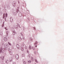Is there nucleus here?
<instances>
[{"mask_svg":"<svg viewBox=\"0 0 64 64\" xmlns=\"http://www.w3.org/2000/svg\"><path fill=\"white\" fill-rule=\"evenodd\" d=\"M28 62H29V63H31V62L30 60H29L28 61Z\"/></svg>","mask_w":64,"mask_h":64,"instance_id":"nucleus-4","label":"nucleus"},{"mask_svg":"<svg viewBox=\"0 0 64 64\" xmlns=\"http://www.w3.org/2000/svg\"><path fill=\"white\" fill-rule=\"evenodd\" d=\"M24 64H26V62L25 61H24Z\"/></svg>","mask_w":64,"mask_h":64,"instance_id":"nucleus-3","label":"nucleus"},{"mask_svg":"<svg viewBox=\"0 0 64 64\" xmlns=\"http://www.w3.org/2000/svg\"><path fill=\"white\" fill-rule=\"evenodd\" d=\"M36 44H37V42H36L34 44V45H35Z\"/></svg>","mask_w":64,"mask_h":64,"instance_id":"nucleus-10","label":"nucleus"},{"mask_svg":"<svg viewBox=\"0 0 64 64\" xmlns=\"http://www.w3.org/2000/svg\"><path fill=\"white\" fill-rule=\"evenodd\" d=\"M16 59H18V58H19V56L18 55L16 54Z\"/></svg>","mask_w":64,"mask_h":64,"instance_id":"nucleus-1","label":"nucleus"},{"mask_svg":"<svg viewBox=\"0 0 64 64\" xmlns=\"http://www.w3.org/2000/svg\"><path fill=\"white\" fill-rule=\"evenodd\" d=\"M2 48H1V50H0V52L1 53V52L2 51Z\"/></svg>","mask_w":64,"mask_h":64,"instance_id":"nucleus-6","label":"nucleus"},{"mask_svg":"<svg viewBox=\"0 0 64 64\" xmlns=\"http://www.w3.org/2000/svg\"><path fill=\"white\" fill-rule=\"evenodd\" d=\"M31 59L32 61H33V58L31 57Z\"/></svg>","mask_w":64,"mask_h":64,"instance_id":"nucleus-2","label":"nucleus"},{"mask_svg":"<svg viewBox=\"0 0 64 64\" xmlns=\"http://www.w3.org/2000/svg\"><path fill=\"white\" fill-rule=\"evenodd\" d=\"M17 48H18V47H17Z\"/></svg>","mask_w":64,"mask_h":64,"instance_id":"nucleus-14","label":"nucleus"},{"mask_svg":"<svg viewBox=\"0 0 64 64\" xmlns=\"http://www.w3.org/2000/svg\"><path fill=\"white\" fill-rule=\"evenodd\" d=\"M29 48L30 49H31L32 48H31V46H30L29 47Z\"/></svg>","mask_w":64,"mask_h":64,"instance_id":"nucleus-5","label":"nucleus"},{"mask_svg":"<svg viewBox=\"0 0 64 64\" xmlns=\"http://www.w3.org/2000/svg\"><path fill=\"white\" fill-rule=\"evenodd\" d=\"M35 47H37V46H35Z\"/></svg>","mask_w":64,"mask_h":64,"instance_id":"nucleus-13","label":"nucleus"},{"mask_svg":"<svg viewBox=\"0 0 64 64\" xmlns=\"http://www.w3.org/2000/svg\"><path fill=\"white\" fill-rule=\"evenodd\" d=\"M8 44H9V45H11V44H10V43H8Z\"/></svg>","mask_w":64,"mask_h":64,"instance_id":"nucleus-11","label":"nucleus"},{"mask_svg":"<svg viewBox=\"0 0 64 64\" xmlns=\"http://www.w3.org/2000/svg\"><path fill=\"white\" fill-rule=\"evenodd\" d=\"M17 46H18V47H19V46L18 45H16V47H17Z\"/></svg>","mask_w":64,"mask_h":64,"instance_id":"nucleus-12","label":"nucleus"},{"mask_svg":"<svg viewBox=\"0 0 64 64\" xmlns=\"http://www.w3.org/2000/svg\"><path fill=\"white\" fill-rule=\"evenodd\" d=\"M7 14H6V17H7Z\"/></svg>","mask_w":64,"mask_h":64,"instance_id":"nucleus-7","label":"nucleus"},{"mask_svg":"<svg viewBox=\"0 0 64 64\" xmlns=\"http://www.w3.org/2000/svg\"><path fill=\"white\" fill-rule=\"evenodd\" d=\"M4 18L5 17V14H4Z\"/></svg>","mask_w":64,"mask_h":64,"instance_id":"nucleus-8","label":"nucleus"},{"mask_svg":"<svg viewBox=\"0 0 64 64\" xmlns=\"http://www.w3.org/2000/svg\"><path fill=\"white\" fill-rule=\"evenodd\" d=\"M35 61L36 63H37L38 62H37V60H35Z\"/></svg>","mask_w":64,"mask_h":64,"instance_id":"nucleus-9","label":"nucleus"}]
</instances>
